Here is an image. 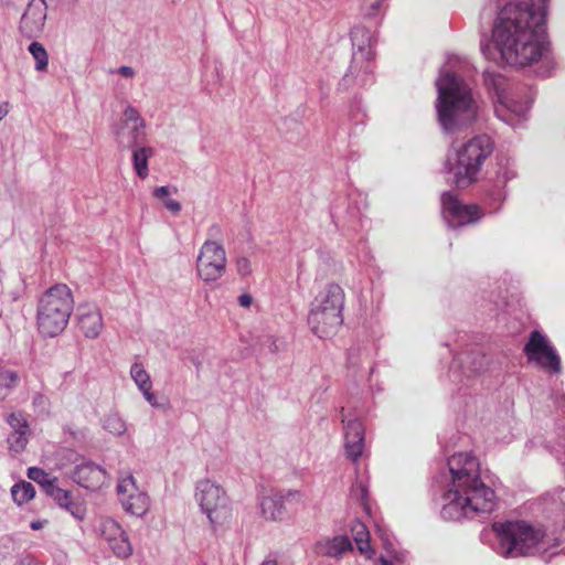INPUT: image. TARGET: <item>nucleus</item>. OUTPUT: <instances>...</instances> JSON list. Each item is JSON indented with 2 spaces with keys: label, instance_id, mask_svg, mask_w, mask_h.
Returning <instances> with one entry per match:
<instances>
[{
  "label": "nucleus",
  "instance_id": "obj_36",
  "mask_svg": "<svg viewBox=\"0 0 565 565\" xmlns=\"http://www.w3.org/2000/svg\"><path fill=\"white\" fill-rule=\"evenodd\" d=\"M131 125H135V128H145L146 124L145 120L140 117L139 111L132 107L127 106L124 110V127H129Z\"/></svg>",
  "mask_w": 565,
  "mask_h": 565
},
{
  "label": "nucleus",
  "instance_id": "obj_41",
  "mask_svg": "<svg viewBox=\"0 0 565 565\" xmlns=\"http://www.w3.org/2000/svg\"><path fill=\"white\" fill-rule=\"evenodd\" d=\"M117 73L120 74L122 77L131 78L135 76V70L130 66L122 65L117 70Z\"/></svg>",
  "mask_w": 565,
  "mask_h": 565
},
{
  "label": "nucleus",
  "instance_id": "obj_28",
  "mask_svg": "<svg viewBox=\"0 0 565 565\" xmlns=\"http://www.w3.org/2000/svg\"><path fill=\"white\" fill-rule=\"evenodd\" d=\"M28 51L35 61L34 68L38 72H46L49 67V54L43 44L38 41H33L29 45Z\"/></svg>",
  "mask_w": 565,
  "mask_h": 565
},
{
  "label": "nucleus",
  "instance_id": "obj_37",
  "mask_svg": "<svg viewBox=\"0 0 565 565\" xmlns=\"http://www.w3.org/2000/svg\"><path fill=\"white\" fill-rule=\"evenodd\" d=\"M7 422L10 425V427L13 429V431L23 430L29 431V424L26 418L23 416L22 413H11L7 417Z\"/></svg>",
  "mask_w": 565,
  "mask_h": 565
},
{
  "label": "nucleus",
  "instance_id": "obj_1",
  "mask_svg": "<svg viewBox=\"0 0 565 565\" xmlns=\"http://www.w3.org/2000/svg\"><path fill=\"white\" fill-rule=\"evenodd\" d=\"M547 0H531L504 6L498 13L492 30L491 51L481 42V52L488 60L500 58L512 66L537 62L546 50L545 17Z\"/></svg>",
  "mask_w": 565,
  "mask_h": 565
},
{
  "label": "nucleus",
  "instance_id": "obj_26",
  "mask_svg": "<svg viewBox=\"0 0 565 565\" xmlns=\"http://www.w3.org/2000/svg\"><path fill=\"white\" fill-rule=\"evenodd\" d=\"M35 495V489L31 482L21 481L11 488V497L14 503L22 505Z\"/></svg>",
  "mask_w": 565,
  "mask_h": 565
},
{
  "label": "nucleus",
  "instance_id": "obj_39",
  "mask_svg": "<svg viewBox=\"0 0 565 565\" xmlns=\"http://www.w3.org/2000/svg\"><path fill=\"white\" fill-rule=\"evenodd\" d=\"M207 238L205 241H213L222 243L223 231L218 224H212L207 228Z\"/></svg>",
  "mask_w": 565,
  "mask_h": 565
},
{
  "label": "nucleus",
  "instance_id": "obj_46",
  "mask_svg": "<svg viewBox=\"0 0 565 565\" xmlns=\"http://www.w3.org/2000/svg\"><path fill=\"white\" fill-rule=\"evenodd\" d=\"M260 565H278V563L275 559H265Z\"/></svg>",
  "mask_w": 565,
  "mask_h": 565
},
{
  "label": "nucleus",
  "instance_id": "obj_4",
  "mask_svg": "<svg viewBox=\"0 0 565 565\" xmlns=\"http://www.w3.org/2000/svg\"><path fill=\"white\" fill-rule=\"evenodd\" d=\"M74 309L72 290L65 284H56L40 298L36 310L39 331L45 337L58 335L67 326Z\"/></svg>",
  "mask_w": 565,
  "mask_h": 565
},
{
  "label": "nucleus",
  "instance_id": "obj_3",
  "mask_svg": "<svg viewBox=\"0 0 565 565\" xmlns=\"http://www.w3.org/2000/svg\"><path fill=\"white\" fill-rule=\"evenodd\" d=\"M436 109L441 127L451 131L476 118L477 105L470 86L457 74L443 71L436 82Z\"/></svg>",
  "mask_w": 565,
  "mask_h": 565
},
{
  "label": "nucleus",
  "instance_id": "obj_30",
  "mask_svg": "<svg viewBox=\"0 0 565 565\" xmlns=\"http://www.w3.org/2000/svg\"><path fill=\"white\" fill-rule=\"evenodd\" d=\"M130 376L138 390L147 388L148 386H152V382L149 373L145 370L143 365L140 362H135L130 367Z\"/></svg>",
  "mask_w": 565,
  "mask_h": 565
},
{
  "label": "nucleus",
  "instance_id": "obj_18",
  "mask_svg": "<svg viewBox=\"0 0 565 565\" xmlns=\"http://www.w3.org/2000/svg\"><path fill=\"white\" fill-rule=\"evenodd\" d=\"M77 326L88 339H96L104 329L100 309L95 303H83L76 311Z\"/></svg>",
  "mask_w": 565,
  "mask_h": 565
},
{
  "label": "nucleus",
  "instance_id": "obj_10",
  "mask_svg": "<svg viewBox=\"0 0 565 565\" xmlns=\"http://www.w3.org/2000/svg\"><path fill=\"white\" fill-rule=\"evenodd\" d=\"M227 258L222 243L205 241L196 258V274L204 282L221 279L226 271Z\"/></svg>",
  "mask_w": 565,
  "mask_h": 565
},
{
  "label": "nucleus",
  "instance_id": "obj_33",
  "mask_svg": "<svg viewBox=\"0 0 565 565\" xmlns=\"http://www.w3.org/2000/svg\"><path fill=\"white\" fill-rule=\"evenodd\" d=\"M353 532H354V541H355L360 552L361 553L370 552V550H371L370 543H369L370 534L366 531L365 525L362 523L356 524L353 527Z\"/></svg>",
  "mask_w": 565,
  "mask_h": 565
},
{
  "label": "nucleus",
  "instance_id": "obj_24",
  "mask_svg": "<svg viewBox=\"0 0 565 565\" xmlns=\"http://www.w3.org/2000/svg\"><path fill=\"white\" fill-rule=\"evenodd\" d=\"M459 363L469 373H479L484 370L488 360L481 352H466L460 354Z\"/></svg>",
  "mask_w": 565,
  "mask_h": 565
},
{
  "label": "nucleus",
  "instance_id": "obj_13",
  "mask_svg": "<svg viewBox=\"0 0 565 565\" xmlns=\"http://www.w3.org/2000/svg\"><path fill=\"white\" fill-rule=\"evenodd\" d=\"M116 490L125 512L139 518L148 512L150 498L146 491L137 486V481L131 473L127 472L118 478Z\"/></svg>",
  "mask_w": 565,
  "mask_h": 565
},
{
  "label": "nucleus",
  "instance_id": "obj_45",
  "mask_svg": "<svg viewBox=\"0 0 565 565\" xmlns=\"http://www.w3.org/2000/svg\"><path fill=\"white\" fill-rule=\"evenodd\" d=\"M375 565H393L388 559L380 557Z\"/></svg>",
  "mask_w": 565,
  "mask_h": 565
},
{
  "label": "nucleus",
  "instance_id": "obj_11",
  "mask_svg": "<svg viewBox=\"0 0 565 565\" xmlns=\"http://www.w3.org/2000/svg\"><path fill=\"white\" fill-rule=\"evenodd\" d=\"M96 531L116 558L125 561L134 554V546L127 531L115 519L102 516Z\"/></svg>",
  "mask_w": 565,
  "mask_h": 565
},
{
  "label": "nucleus",
  "instance_id": "obj_16",
  "mask_svg": "<svg viewBox=\"0 0 565 565\" xmlns=\"http://www.w3.org/2000/svg\"><path fill=\"white\" fill-rule=\"evenodd\" d=\"M301 497L297 490L265 495L259 501L260 513L268 521H281L286 514L285 503L291 500L300 501Z\"/></svg>",
  "mask_w": 565,
  "mask_h": 565
},
{
  "label": "nucleus",
  "instance_id": "obj_35",
  "mask_svg": "<svg viewBox=\"0 0 565 565\" xmlns=\"http://www.w3.org/2000/svg\"><path fill=\"white\" fill-rule=\"evenodd\" d=\"M384 0H360V11L365 18L380 14Z\"/></svg>",
  "mask_w": 565,
  "mask_h": 565
},
{
  "label": "nucleus",
  "instance_id": "obj_44",
  "mask_svg": "<svg viewBox=\"0 0 565 565\" xmlns=\"http://www.w3.org/2000/svg\"><path fill=\"white\" fill-rule=\"evenodd\" d=\"M30 526L32 530L36 531L43 526V522L42 521H33V522H31Z\"/></svg>",
  "mask_w": 565,
  "mask_h": 565
},
{
  "label": "nucleus",
  "instance_id": "obj_8",
  "mask_svg": "<svg viewBox=\"0 0 565 565\" xmlns=\"http://www.w3.org/2000/svg\"><path fill=\"white\" fill-rule=\"evenodd\" d=\"M483 78L488 89L495 94L494 113L497 117L513 128L519 126L526 118L530 103L510 97L507 93L508 79L501 74L486 71Z\"/></svg>",
  "mask_w": 565,
  "mask_h": 565
},
{
  "label": "nucleus",
  "instance_id": "obj_32",
  "mask_svg": "<svg viewBox=\"0 0 565 565\" xmlns=\"http://www.w3.org/2000/svg\"><path fill=\"white\" fill-rule=\"evenodd\" d=\"M28 433L23 430L12 431L8 437L9 449L17 454L23 451L28 444Z\"/></svg>",
  "mask_w": 565,
  "mask_h": 565
},
{
  "label": "nucleus",
  "instance_id": "obj_38",
  "mask_svg": "<svg viewBox=\"0 0 565 565\" xmlns=\"http://www.w3.org/2000/svg\"><path fill=\"white\" fill-rule=\"evenodd\" d=\"M236 271L242 277L249 276L253 271L250 260L244 256L238 257L236 260Z\"/></svg>",
  "mask_w": 565,
  "mask_h": 565
},
{
  "label": "nucleus",
  "instance_id": "obj_21",
  "mask_svg": "<svg viewBox=\"0 0 565 565\" xmlns=\"http://www.w3.org/2000/svg\"><path fill=\"white\" fill-rule=\"evenodd\" d=\"M46 494L51 497L60 508L70 512L75 519H84L86 513L85 505L81 501L73 500L71 492L60 488L57 481L54 486H51Z\"/></svg>",
  "mask_w": 565,
  "mask_h": 565
},
{
  "label": "nucleus",
  "instance_id": "obj_22",
  "mask_svg": "<svg viewBox=\"0 0 565 565\" xmlns=\"http://www.w3.org/2000/svg\"><path fill=\"white\" fill-rule=\"evenodd\" d=\"M315 553L327 557H341L345 552L352 550V543L345 535L324 539L315 544Z\"/></svg>",
  "mask_w": 565,
  "mask_h": 565
},
{
  "label": "nucleus",
  "instance_id": "obj_12",
  "mask_svg": "<svg viewBox=\"0 0 565 565\" xmlns=\"http://www.w3.org/2000/svg\"><path fill=\"white\" fill-rule=\"evenodd\" d=\"M524 353L530 362H535L547 372L561 373V358L547 338L540 331L531 332L529 341L524 345Z\"/></svg>",
  "mask_w": 565,
  "mask_h": 565
},
{
  "label": "nucleus",
  "instance_id": "obj_2",
  "mask_svg": "<svg viewBox=\"0 0 565 565\" xmlns=\"http://www.w3.org/2000/svg\"><path fill=\"white\" fill-rule=\"evenodd\" d=\"M450 480L443 494V519L459 521L477 514L491 513L497 495L480 476V462L470 452H458L448 459Z\"/></svg>",
  "mask_w": 565,
  "mask_h": 565
},
{
  "label": "nucleus",
  "instance_id": "obj_29",
  "mask_svg": "<svg viewBox=\"0 0 565 565\" xmlns=\"http://www.w3.org/2000/svg\"><path fill=\"white\" fill-rule=\"evenodd\" d=\"M26 475L29 479L40 484L45 494L51 489V486H54L57 481L55 477H51L47 472L38 467H30Z\"/></svg>",
  "mask_w": 565,
  "mask_h": 565
},
{
  "label": "nucleus",
  "instance_id": "obj_15",
  "mask_svg": "<svg viewBox=\"0 0 565 565\" xmlns=\"http://www.w3.org/2000/svg\"><path fill=\"white\" fill-rule=\"evenodd\" d=\"M46 14L45 0H31L21 15L19 33L29 40L39 38L44 30Z\"/></svg>",
  "mask_w": 565,
  "mask_h": 565
},
{
  "label": "nucleus",
  "instance_id": "obj_23",
  "mask_svg": "<svg viewBox=\"0 0 565 565\" xmlns=\"http://www.w3.org/2000/svg\"><path fill=\"white\" fill-rule=\"evenodd\" d=\"M153 154L151 147H139L132 152V163L137 175L141 179H146L149 173L148 160Z\"/></svg>",
  "mask_w": 565,
  "mask_h": 565
},
{
  "label": "nucleus",
  "instance_id": "obj_40",
  "mask_svg": "<svg viewBox=\"0 0 565 565\" xmlns=\"http://www.w3.org/2000/svg\"><path fill=\"white\" fill-rule=\"evenodd\" d=\"M152 386H148L147 388L140 390L142 393L145 399L152 406V407H159V404L157 402V397L151 392Z\"/></svg>",
  "mask_w": 565,
  "mask_h": 565
},
{
  "label": "nucleus",
  "instance_id": "obj_34",
  "mask_svg": "<svg viewBox=\"0 0 565 565\" xmlns=\"http://www.w3.org/2000/svg\"><path fill=\"white\" fill-rule=\"evenodd\" d=\"M104 428L110 434L121 435L126 430V425L117 414H109L104 418Z\"/></svg>",
  "mask_w": 565,
  "mask_h": 565
},
{
  "label": "nucleus",
  "instance_id": "obj_20",
  "mask_svg": "<svg viewBox=\"0 0 565 565\" xmlns=\"http://www.w3.org/2000/svg\"><path fill=\"white\" fill-rule=\"evenodd\" d=\"M73 478L81 487L95 491L106 483L108 475L102 466L87 461L76 466Z\"/></svg>",
  "mask_w": 565,
  "mask_h": 565
},
{
  "label": "nucleus",
  "instance_id": "obj_9",
  "mask_svg": "<svg viewBox=\"0 0 565 565\" xmlns=\"http://www.w3.org/2000/svg\"><path fill=\"white\" fill-rule=\"evenodd\" d=\"M195 500L212 525L222 524L230 516L228 498L223 488L211 479L196 482Z\"/></svg>",
  "mask_w": 565,
  "mask_h": 565
},
{
  "label": "nucleus",
  "instance_id": "obj_31",
  "mask_svg": "<svg viewBox=\"0 0 565 565\" xmlns=\"http://www.w3.org/2000/svg\"><path fill=\"white\" fill-rule=\"evenodd\" d=\"M153 196L162 200V203L167 210L173 214H178L181 211V204L168 196L171 194V189L168 185L158 186L153 190Z\"/></svg>",
  "mask_w": 565,
  "mask_h": 565
},
{
  "label": "nucleus",
  "instance_id": "obj_17",
  "mask_svg": "<svg viewBox=\"0 0 565 565\" xmlns=\"http://www.w3.org/2000/svg\"><path fill=\"white\" fill-rule=\"evenodd\" d=\"M372 34L371 31L362 25H356L351 30V42L353 47L352 64L350 74L354 75L358 66L372 58Z\"/></svg>",
  "mask_w": 565,
  "mask_h": 565
},
{
  "label": "nucleus",
  "instance_id": "obj_25",
  "mask_svg": "<svg viewBox=\"0 0 565 565\" xmlns=\"http://www.w3.org/2000/svg\"><path fill=\"white\" fill-rule=\"evenodd\" d=\"M145 128H135V125L122 128L118 132V142L121 148H130L138 146L145 137Z\"/></svg>",
  "mask_w": 565,
  "mask_h": 565
},
{
  "label": "nucleus",
  "instance_id": "obj_14",
  "mask_svg": "<svg viewBox=\"0 0 565 565\" xmlns=\"http://www.w3.org/2000/svg\"><path fill=\"white\" fill-rule=\"evenodd\" d=\"M441 209L445 222L452 228L472 224L482 217V212L477 205L462 204L450 192L441 195Z\"/></svg>",
  "mask_w": 565,
  "mask_h": 565
},
{
  "label": "nucleus",
  "instance_id": "obj_6",
  "mask_svg": "<svg viewBox=\"0 0 565 565\" xmlns=\"http://www.w3.org/2000/svg\"><path fill=\"white\" fill-rule=\"evenodd\" d=\"M493 145L488 135H478L466 141L456 151V160H447L445 169L451 175L450 181L459 188L476 181L484 160L492 153Z\"/></svg>",
  "mask_w": 565,
  "mask_h": 565
},
{
  "label": "nucleus",
  "instance_id": "obj_5",
  "mask_svg": "<svg viewBox=\"0 0 565 565\" xmlns=\"http://www.w3.org/2000/svg\"><path fill=\"white\" fill-rule=\"evenodd\" d=\"M343 289L337 284L327 285L311 302L308 315L311 331L321 339L335 334L343 323Z\"/></svg>",
  "mask_w": 565,
  "mask_h": 565
},
{
  "label": "nucleus",
  "instance_id": "obj_43",
  "mask_svg": "<svg viewBox=\"0 0 565 565\" xmlns=\"http://www.w3.org/2000/svg\"><path fill=\"white\" fill-rule=\"evenodd\" d=\"M9 105L8 103H3L0 105V121L8 115Z\"/></svg>",
  "mask_w": 565,
  "mask_h": 565
},
{
  "label": "nucleus",
  "instance_id": "obj_19",
  "mask_svg": "<svg viewBox=\"0 0 565 565\" xmlns=\"http://www.w3.org/2000/svg\"><path fill=\"white\" fill-rule=\"evenodd\" d=\"M345 455L353 462L358 461L364 450V427L355 418L342 419Z\"/></svg>",
  "mask_w": 565,
  "mask_h": 565
},
{
  "label": "nucleus",
  "instance_id": "obj_42",
  "mask_svg": "<svg viewBox=\"0 0 565 565\" xmlns=\"http://www.w3.org/2000/svg\"><path fill=\"white\" fill-rule=\"evenodd\" d=\"M237 300L243 308H249L253 303V297L249 294L241 295Z\"/></svg>",
  "mask_w": 565,
  "mask_h": 565
},
{
  "label": "nucleus",
  "instance_id": "obj_7",
  "mask_svg": "<svg viewBox=\"0 0 565 565\" xmlns=\"http://www.w3.org/2000/svg\"><path fill=\"white\" fill-rule=\"evenodd\" d=\"M498 543L494 551L503 557L533 555L540 550L543 533L525 522L494 523Z\"/></svg>",
  "mask_w": 565,
  "mask_h": 565
},
{
  "label": "nucleus",
  "instance_id": "obj_27",
  "mask_svg": "<svg viewBox=\"0 0 565 565\" xmlns=\"http://www.w3.org/2000/svg\"><path fill=\"white\" fill-rule=\"evenodd\" d=\"M19 383L15 371L0 367V402L3 401Z\"/></svg>",
  "mask_w": 565,
  "mask_h": 565
},
{
  "label": "nucleus",
  "instance_id": "obj_47",
  "mask_svg": "<svg viewBox=\"0 0 565 565\" xmlns=\"http://www.w3.org/2000/svg\"><path fill=\"white\" fill-rule=\"evenodd\" d=\"M369 68H370V66H369V64H366L365 67H364V71L369 72L370 71Z\"/></svg>",
  "mask_w": 565,
  "mask_h": 565
}]
</instances>
